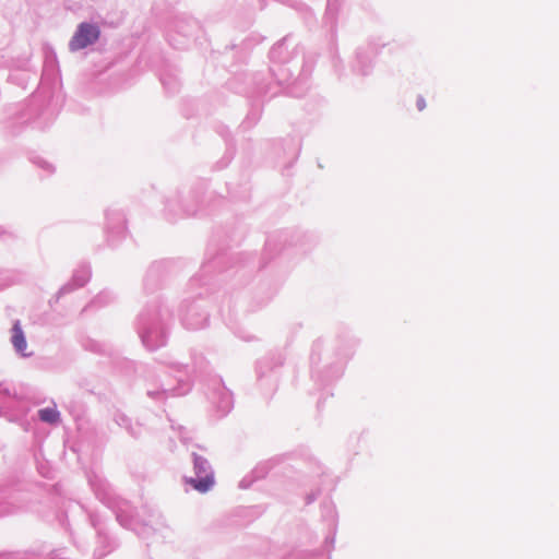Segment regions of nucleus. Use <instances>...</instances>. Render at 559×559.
<instances>
[{
  "label": "nucleus",
  "mask_w": 559,
  "mask_h": 559,
  "mask_svg": "<svg viewBox=\"0 0 559 559\" xmlns=\"http://www.w3.org/2000/svg\"><path fill=\"white\" fill-rule=\"evenodd\" d=\"M188 483L195 490H198L200 492H206L214 485V477H213V475H206L204 478H201V479H189Z\"/></svg>",
  "instance_id": "obj_3"
},
{
  "label": "nucleus",
  "mask_w": 559,
  "mask_h": 559,
  "mask_svg": "<svg viewBox=\"0 0 559 559\" xmlns=\"http://www.w3.org/2000/svg\"><path fill=\"white\" fill-rule=\"evenodd\" d=\"M417 106H418L419 110H423L426 107L425 100L424 99H418Z\"/></svg>",
  "instance_id": "obj_5"
},
{
  "label": "nucleus",
  "mask_w": 559,
  "mask_h": 559,
  "mask_svg": "<svg viewBox=\"0 0 559 559\" xmlns=\"http://www.w3.org/2000/svg\"><path fill=\"white\" fill-rule=\"evenodd\" d=\"M12 343L15 347V349L20 353H24V350L27 347L26 340L24 336V333L22 331V328L20 325V322H15L12 329Z\"/></svg>",
  "instance_id": "obj_2"
},
{
  "label": "nucleus",
  "mask_w": 559,
  "mask_h": 559,
  "mask_svg": "<svg viewBox=\"0 0 559 559\" xmlns=\"http://www.w3.org/2000/svg\"><path fill=\"white\" fill-rule=\"evenodd\" d=\"M98 37L99 28L96 25L82 23L79 25L75 34L70 40V49L73 51L83 49L95 43Z\"/></svg>",
  "instance_id": "obj_1"
},
{
  "label": "nucleus",
  "mask_w": 559,
  "mask_h": 559,
  "mask_svg": "<svg viewBox=\"0 0 559 559\" xmlns=\"http://www.w3.org/2000/svg\"><path fill=\"white\" fill-rule=\"evenodd\" d=\"M39 418L49 424H57L60 419V414L56 408L47 407L38 412Z\"/></svg>",
  "instance_id": "obj_4"
}]
</instances>
